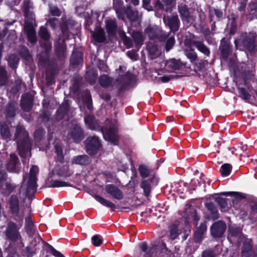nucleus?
<instances>
[{"instance_id": "45", "label": "nucleus", "mask_w": 257, "mask_h": 257, "mask_svg": "<svg viewBox=\"0 0 257 257\" xmlns=\"http://www.w3.org/2000/svg\"><path fill=\"white\" fill-rule=\"evenodd\" d=\"M215 201L220 206L221 210L225 209L227 207V204L225 198L218 197L215 198Z\"/></svg>"}, {"instance_id": "34", "label": "nucleus", "mask_w": 257, "mask_h": 257, "mask_svg": "<svg viewBox=\"0 0 257 257\" xmlns=\"http://www.w3.org/2000/svg\"><path fill=\"white\" fill-rule=\"evenodd\" d=\"M133 40L136 45H141L144 41V38L141 33L134 32L132 35Z\"/></svg>"}, {"instance_id": "33", "label": "nucleus", "mask_w": 257, "mask_h": 257, "mask_svg": "<svg viewBox=\"0 0 257 257\" xmlns=\"http://www.w3.org/2000/svg\"><path fill=\"white\" fill-rule=\"evenodd\" d=\"M25 228L29 235H32L34 233L33 223L30 218H26Z\"/></svg>"}, {"instance_id": "16", "label": "nucleus", "mask_w": 257, "mask_h": 257, "mask_svg": "<svg viewBox=\"0 0 257 257\" xmlns=\"http://www.w3.org/2000/svg\"><path fill=\"white\" fill-rule=\"evenodd\" d=\"M18 159L16 155L15 154H11L10 156V161L7 166L8 170L12 172H18Z\"/></svg>"}, {"instance_id": "29", "label": "nucleus", "mask_w": 257, "mask_h": 257, "mask_svg": "<svg viewBox=\"0 0 257 257\" xmlns=\"http://www.w3.org/2000/svg\"><path fill=\"white\" fill-rule=\"evenodd\" d=\"M1 134L2 135V137L5 139H8L10 138V131L9 130L8 124L7 123H1Z\"/></svg>"}, {"instance_id": "61", "label": "nucleus", "mask_w": 257, "mask_h": 257, "mask_svg": "<svg viewBox=\"0 0 257 257\" xmlns=\"http://www.w3.org/2000/svg\"><path fill=\"white\" fill-rule=\"evenodd\" d=\"M239 4L238 9L240 11L243 10L246 5V0H239Z\"/></svg>"}, {"instance_id": "42", "label": "nucleus", "mask_w": 257, "mask_h": 257, "mask_svg": "<svg viewBox=\"0 0 257 257\" xmlns=\"http://www.w3.org/2000/svg\"><path fill=\"white\" fill-rule=\"evenodd\" d=\"M141 186L144 190L145 195L149 196L151 191L150 184L146 180H144L142 182Z\"/></svg>"}, {"instance_id": "62", "label": "nucleus", "mask_w": 257, "mask_h": 257, "mask_svg": "<svg viewBox=\"0 0 257 257\" xmlns=\"http://www.w3.org/2000/svg\"><path fill=\"white\" fill-rule=\"evenodd\" d=\"M22 50V52H21V55L26 59H28L30 57V55L27 49L25 47H23Z\"/></svg>"}, {"instance_id": "3", "label": "nucleus", "mask_w": 257, "mask_h": 257, "mask_svg": "<svg viewBox=\"0 0 257 257\" xmlns=\"http://www.w3.org/2000/svg\"><path fill=\"white\" fill-rule=\"evenodd\" d=\"M146 33L151 39H158L159 41H164L169 36V34L163 32L156 26H149L146 30Z\"/></svg>"}, {"instance_id": "18", "label": "nucleus", "mask_w": 257, "mask_h": 257, "mask_svg": "<svg viewBox=\"0 0 257 257\" xmlns=\"http://www.w3.org/2000/svg\"><path fill=\"white\" fill-rule=\"evenodd\" d=\"M71 138L76 142H79L83 139V134L80 127L75 125L71 133Z\"/></svg>"}, {"instance_id": "56", "label": "nucleus", "mask_w": 257, "mask_h": 257, "mask_svg": "<svg viewBox=\"0 0 257 257\" xmlns=\"http://www.w3.org/2000/svg\"><path fill=\"white\" fill-rule=\"evenodd\" d=\"M45 134V131L43 129H39L34 133V137L36 139H39L40 137L43 136Z\"/></svg>"}, {"instance_id": "31", "label": "nucleus", "mask_w": 257, "mask_h": 257, "mask_svg": "<svg viewBox=\"0 0 257 257\" xmlns=\"http://www.w3.org/2000/svg\"><path fill=\"white\" fill-rule=\"evenodd\" d=\"M125 14L127 18L131 21H136L138 19V12L137 11H133L131 8H127L125 11Z\"/></svg>"}, {"instance_id": "44", "label": "nucleus", "mask_w": 257, "mask_h": 257, "mask_svg": "<svg viewBox=\"0 0 257 257\" xmlns=\"http://www.w3.org/2000/svg\"><path fill=\"white\" fill-rule=\"evenodd\" d=\"M139 170L141 176L143 178H147L150 175V170L147 167L141 166L139 168Z\"/></svg>"}, {"instance_id": "51", "label": "nucleus", "mask_w": 257, "mask_h": 257, "mask_svg": "<svg viewBox=\"0 0 257 257\" xmlns=\"http://www.w3.org/2000/svg\"><path fill=\"white\" fill-rule=\"evenodd\" d=\"M175 43V39L173 37H170L169 38V39L167 40L166 45V49L167 51H169L170 50H171Z\"/></svg>"}, {"instance_id": "57", "label": "nucleus", "mask_w": 257, "mask_h": 257, "mask_svg": "<svg viewBox=\"0 0 257 257\" xmlns=\"http://www.w3.org/2000/svg\"><path fill=\"white\" fill-rule=\"evenodd\" d=\"M127 55L128 56V57H130L132 60H136L137 59V53L134 50H131V51H127Z\"/></svg>"}, {"instance_id": "22", "label": "nucleus", "mask_w": 257, "mask_h": 257, "mask_svg": "<svg viewBox=\"0 0 257 257\" xmlns=\"http://www.w3.org/2000/svg\"><path fill=\"white\" fill-rule=\"evenodd\" d=\"M185 213L186 214L187 218H192L196 222L198 221L199 218L197 215L196 211L193 207L190 206H188L186 209Z\"/></svg>"}, {"instance_id": "14", "label": "nucleus", "mask_w": 257, "mask_h": 257, "mask_svg": "<svg viewBox=\"0 0 257 257\" xmlns=\"http://www.w3.org/2000/svg\"><path fill=\"white\" fill-rule=\"evenodd\" d=\"M182 224H173L170 227V237L174 240L177 237L179 234L182 233L181 229L182 228Z\"/></svg>"}, {"instance_id": "12", "label": "nucleus", "mask_w": 257, "mask_h": 257, "mask_svg": "<svg viewBox=\"0 0 257 257\" xmlns=\"http://www.w3.org/2000/svg\"><path fill=\"white\" fill-rule=\"evenodd\" d=\"M33 97L30 94L23 95L21 99V106L23 109L26 111H29L32 107Z\"/></svg>"}, {"instance_id": "17", "label": "nucleus", "mask_w": 257, "mask_h": 257, "mask_svg": "<svg viewBox=\"0 0 257 257\" xmlns=\"http://www.w3.org/2000/svg\"><path fill=\"white\" fill-rule=\"evenodd\" d=\"M250 239L245 238L243 241V245L241 250L242 257H248L251 250L252 246Z\"/></svg>"}, {"instance_id": "64", "label": "nucleus", "mask_w": 257, "mask_h": 257, "mask_svg": "<svg viewBox=\"0 0 257 257\" xmlns=\"http://www.w3.org/2000/svg\"><path fill=\"white\" fill-rule=\"evenodd\" d=\"M188 56L192 61H195L197 58V55L195 53H191L188 55Z\"/></svg>"}, {"instance_id": "40", "label": "nucleus", "mask_w": 257, "mask_h": 257, "mask_svg": "<svg viewBox=\"0 0 257 257\" xmlns=\"http://www.w3.org/2000/svg\"><path fill=\"white\" fill-rule=\"evenodd\" d=\"M205 205L207 209L213 214V217L214 219H217L218 218L217 210L214 204L212 202H209L206 203Z\"/></svg>"}, {"instance_id": "9", "label": "nucleus", "mask_w": 257, "mask_h": 257, "mask_svg": "<svg viewBox=\"0 0 257 257\" xmlns=\"http://www.w3.org/2000/svg\"><path fill=\"white\" fill-rule=\"evenodd\" d=\"M105 190L108 194L117 200H121L123 197V195L121 191L118 187L113 185L109 184L106 185Z\"/></svg>"}, {"instance_id": "8", "label": "nucleus", "mask_w": 257, "mask_h": 257, "mask_svg": "<svg viewBox=\"0 0 257 257\" xmlns=\"http://www.w3.org/2000/svg\"><path fill=\"white\" fill-rule=\"evenodd\" d=\"M54 174H56L59 176L68 177L72 173L68 169L67 164L62 162L58 163L53 169Z\"/></svg>"}, {"instance_id": "55", "label": "nucleus", "mask_w": 257, "mask_h": 257, "mask_svg": "<svg viewBox=\"0 0 257 257\" xmlns=\"http://www.w3.org/2000/svg\"><path fill=\"white\" fill-rule=\"evenodd\" d=\"M50 11L53 16H59L61 15L60 11L56 7H50Z\"/></svg>"}, {"instance_id": "10", "label": "nucleus", "mask_w": 257, "mask_h": 257, "mask_svg": "<svg viewBox=\"0 0 257 257\" xmlns=\"http://www.w3.org/2000/svg\"><path fill=\"white\" fill-rule=\"evenodd\" d=\"M38 172V168L37 166H33L30 171V177L28 181V189L34 190L37 187L36 175Z\"/></svg>"}, {"instance_id": "25", "label": "nucleus", "mask_w": 257, "mask_h": 257, "mask_svg": "<svg viewBox=\"0 0 257 257\" xmlns=\"http://www.w3.org/2000/svg\"><path fill=\"white\" fill-rule=\"evenodd\" d=\"M10 205L13 213L17 214L19 210V200L16 196H12L11 197Z\"/></svg>"}, {"instance_id": "27", "label": "nucleus", "mask_w": 257, "mask_h": 257, "mask_svg": "<svg viewBox=\"0 0 257 257\" xmlns=\"http://www.w3.org/2000/svg\"><path fill=\"white\" fill-rule=\"evenodd\" d=\"M8 81L7 72L4 67H0V86L6 85Z\"/></svg>"}, {"instance_id": "23", "label": "nucleus", "mask_w": 257, "mask_h": 257, "mask_svg": "<svg viewBox=\"0 0 257 257\" xmlns=\"http://www.w3.org/2000/svg\"><path fill=\"white\" fill-rule=\"evenodd\" d=\"M94 39L98 42H103L105 40V33L101 28H97L93 33Z\"/></svg>"}, {"instance_id": "39", "label": "nucleus", "mask_w": 257, "mask_h": 257, "mask_svg": "<svg viewBox=\"0 0 257 257\" xmlns=\"http://www.w3.org/2000/svg\"><path fill=\"white\" fill-rule=\"evenodd\" d=\"M167 65L174 70L179 69L180 67V64L177 60L172 59L167 61Z\"/></svg>"}, {"instance_id": "54", "label": "nucleus", "mask_w": 257, "mask_h": 257, "mask_svg": "<svg viewBox=\"0 0 257 257\" xmlns=\"http://www.w3.org/2000/svg\"><path fill=\"white\" fill-rule=\"evenodd\" d=\"M184 230V239L186 238L187 236L189 235V233L190 232V226L188 223H185L184 225V227L183 228Z\"/></svg>"}, {"instance_id": "28", "label": "nucleus", "mask_w": 257, "mask_h": 257, "mask_svg": "<svg viewBox=\"0 0 257 257\" xmlns=\"http://www.w3.org/2000/svg\"><path fill=\"white\" fill-rule=\"evenodd\" d=\"M56 52L60 59H62L65 55L66 46L64 44L63 41L61 44L57 43L55 45Z\"/></svg>"}, {"instance_id": "19", "label": "nucleus", "mask_w": 257, "mask_h": 257, "mask_svg": "<svg viewBox=\"0 0 257 257\" xmlns=\"http://www.w3.org/2000/svg\"><path fill=\"white\" fill-rule=\"evenodd\" d=\"M94 198L95 200L99 202L101 205L114 210L116 208V205L112 202L101 197L99 195H95Z\"/></svg>"}, {"instance_id": "49", "label": "nucleus", "mask_w": 257, "mask_h": 257, "mask_svg": "<svg viewBox=\"0 0 257 257\" xmlns=\"http://www.w3.org/2000/svg\"><path fill=\"white\" fill-rule=\"evenodd\" d=\"M70 185L68 183L59 181V180H54L52 182L51 186L53 187H65V186H69Z\"/></svg>"}, {"instance_id": "60", "label": "nucleus", "mask_w": 257, "mask_h": 257, "mask_svg": "<svg viewBox=\"0 0 257 257\" xmlns=\"http://www.w3.org/2000/svg\"><path fill=\"white\" fill-rule=\"evenodd\" d=\"M55 150L56 152L58 155V158L59 159H61L62 158V149L60 146L59 145H56L55 146Z\"/></svg>"}, {"instance_id": "21", "label": "nucleus", "mask_w": 257, "mask_h": 257, "mask_svg": "<svg viewBox=\"0 0 257 257\" xmlns=\"http://www.w3.org/2000/svg\"><path fill=\"white\" fill-rule=\"evenodd\" d=\"M106 28L109 36H113L115 32L116 24L115 20H108L106 21Z\"/></svg>"}, {"instance_id": "30", "label": "nucleus", "mask_w": 257, "mask_h": 257, "mask_svg": "<svg viewBox=\"0 0 257 257\" xmlns=\"http://www.w3.org/2000/svg\"><path fill=\"white\" fill-rule=\"evenodd\" d=\"M179 12L182 16L183 21H189V13L187 7L185 5L179 6Z\"/></svg>"}, {"instance_id": "11", "label": "nucleus", "mask_w": 257, "mask_h": 257, "mask_svg": "<svg viewBox=\"0 0 257 257\" xmlns=\"http://www.w3.org/2000/svg\"><path fill=\"white\" fill-rule=\"evenodd\" d=\"M164 22L168 25L171 31H176L179 28V20L177 15H173L171 18L164 17Z\"/></svg>"}, {"instance_id": "53", "label": "nucleus", "mask_w": 257, "mask_h": 257, "mask_svg": "<svg viewBox=\"0 0 257 257\" xmlns=\"http://www.w3.org/2000/svg\"><path fill=\"white\" fill-rule=\"evenodd\" d=\"M246 145L241 143L237 147V148L236 149V151L237 152V153L241 156H242V152L246 150Z\"/></svg>"}, {"instance_id": "5", "label": "nucleus", "mask_w": 257, "mask_h": 257, "mask_svg": "<svg viewBox=\"0 0 257 257\" xmlns=\"http://www.w3.org/2000/svg\"><path fill=\"white\" fill-rule=\"evenodd\" d=\"M87 152L90 155H93L97 153L100 147V142L97 137H89L85 141Z\"/></svg>"}, {"instance_id": "63", "label": "nucleus", "mask_w": 257, "mask_h": 257, "mask_svg": "<svg viewBox=\"0 0 257 257\" xmlns=\"http://www.w3.org/2000/svg\"><path fill=\"white\" fill-rule=\"evenodd\" d=\"M213 11L218 18H220L222 17L223 14L221 11L217 9H214Z\"/></svg>"}, {"instance_id": "52", "label": "nucleus", "mask_w": 257, "mask_h": 257, "mask_svg": "<svg viewBox=\"0 0 257 257\" xmlns=\"http://www.w3.org/2000/svg\"><path fill=\"white\" fill-rule=\"evenodd\" d=\"M68 110V104L65 102L62 105H61L57 111L58 116L59 114H62L64 113H65Z\"/></svg>"}, {"instance_id": "58", "label": "nucleus", "mask_w": 257, "mask_h": 257, "mask_svg": "<svg viewBox=\"0 0 257 257\" xmlns=\"http://www.w3.org/2000/svg\"><path fill=\"white\" fill-rule=\"evenodd\" d=\"M215 254L212 250H205L203 252L202 257H215Z\"/></svg>"}, {"instance_id": "50", "label": "nucleus", "mask_w": 257, "mask_h": 257, "mask_svg": "<svg viewBox=\"0 0 257 257\" xmlns=\"http://www.w3.org/2000/svg\"><path fill=\"white\" fill-rule=\"evenodd\" d=\"M46 25H50L52 29H55L59 25L58 20L56 18L50 19L47 21Z\"/></svg>"}, {"instance_id": "59", "label": "nucleus", "mask_w": 257, "mask_h": 257, "mask_svg": "<svg viewBox=\"0 0 257 257\" xmlns=\"http://www.w3.org/2000/svg\"><path fill=\"white\" fill-rule=\"evenodd\" d=\"M124 44L127 48H131L133 46V43L130 38L125 37L123 39Z\"/></svg>"}, {"instance_id": "38", "label": "nucleus", "mask_w": 257, "mask_h": 257, "mask_svg": "<svg viewBox=\"0 0 257 257\" xmlns=\"http://www.w3.org/2000/svg\"><path fill=\"white\" fill-rule=\"evenodd\" d=\"M19 59L17 56L15 55H11L8 58L9 65L12 68H16Z\"/></svg>"}, {"instance_id": "36", "label": "nucleus", "mask_w": 257, "mask_h": 257, "mask_svg": "<svg viewBox=\"0 0 257 257\" xmlns=\"http://www.w3.org/2000/svg\"><path fill=\"white\" fill-rule=\"evenodd\" d=\"M39 36L45 41H48L50 38V35L47 29L44 27H41L39 31Z\"/></svg>"}, {"instance_id": "46", "label": "nucleus", "mask_w": 257, "mask_h": 257, "mask_svg": "<svg viewBox=\"0 0 257 257\" xmlns=\"http://www.w3.org/2000/svg\"><path fill=\"white\" fill-rule=\"evenodd\" d=\"M180 76L178 75H165L159 78V80L161 81L163 83H166L169 82L170 80L179 78Z\"/></svg>"}, {"instance_id": "6", "label": "nucleus", "mask_w": 257, "mask_h": 257, "mask_svg": "<svg viewBox=\"0 0 257 257\" xmlns=\"http://www.w3.org/2000/svg\"><path fill=\"white\" fill-rule=\"evenodd\" d=\"M117 127L114 126L105 132H103V135L104 139L114 145H117L118 140V137L117 135Z\"/></svg>"}, {"instance_id": "15", "label": "nucleus", "mask_w": 257, "mask_h": 257, "mask_svg": "<svg viewBox=\"0 0 257 257\" xmlns=\"http://www.w3.org/2000/svg\"><path fill=\"white\" fill-rule=\"evenodd\" d=\"M90 162L89 158L85 155L74 157L72 159V163L80 165H87Z\"/></svg>"}, {"instance_id": "1", "label": "nucleus", "mask_w": 257, "mask_h": 257, "mask_svg": "<svg viewBox=\"0 0 257 257\" xmlns=\"http://www.w3.org/2000/svg\"><path fill=\"white\" fill-rule=\"evenodd\" d=\"M23 10L25 17L24 33L26 34L29 41L32 44H35L37 42L36 33L35 29V28L37 27V24L35 22V15L32 10V8L29 2H24Z\"/></svg>"}, {"instance_id": "37", "label": "nucleus", "mask_w": 257, "mask_h": 257, "mask_svg": "<svg viewBox=\"0 0 257 257\" xmlns=\"http://www.w3.org/2000/svg\"><path fill=\"white\" fill-rule=\"evenodd\" d=\"M99 84L104 87L109 86L111 82V79L105 75H101L99 80Z\"/></svg>"}, {"instance_id": "43", "label": "nucleus", "mask_w": 257, "mask_h": 257, "mask_svg": "<svg viewBox=\"0 0 257 257\" xmlns=\"http://www.w3.org/2000/svg\"><path fill=\"white\" fill-rule=\"evenodd\" d=\"M239 96L244 100H248L250 98V95L244 88H238Z\"/></svg>"}, {"instance_id": "41", "label": "nucleus", "mask_w": 257, "mask_h": 257, "mask_svg": "<svg viewBox=\"0 0 257 257\" xmlns=\"http://www.w3.org/2000/svg\"><path fill=\"white\" fill-rule=\"evenodd\" d=\"M228 231L230 235L237 237L240 235L241 228L236 226H229Z\"/></svg>"}, {"instance_id": "48", "label": "nucleus", "mask_w": 257, "mask_h": 257, "mask_svg": "<svg viewBox=\"0 0 257 257\" xmlns=\"http://www.w3.org/2000/svg\"><path fill=\"white\" fill-rule=\"evenodd\" d=\"M7 116L13 117L15 115V106L14 103L9 104L7 109Z\"/></svg>"}, {"instance_id": "26", "label": "nucleus", "mask_w": 257, "mask_h": 257, "mask_svg": "<svg viewBox=\"0 0 257 257\" xmlns=\"http://www.w3.org/2000/svg\"><path fill=\"white\" fill-rule=\"evenodd\" d=\"M192 44L195 46L198 50L204 54L205 55H209L210 51L209 49L203 44L202 42L193 41Z\"/></svg>"}, {"instance_id": "20", "label": "nucleus", "mask_w": 257, "mask_h": 257, "mask_svg": "<svg viewBox=\"0 0 257 257\" xmlns=\"http://www.w3.org/2000/svg\"><path fill=\"white\" fill-rule=\"evenodd\" d=\"M85 124L91 130H95L98 128V125L92 115H88L84 118Z\"/></svg>"}, {"instance_id": "2", "label": "nucleus", "mask_w": 257, "mask_h": 257, "mask_svg": "<svg viewBox=\"0 0 257 257\" xmlns=\"http://www.w3.org/2000/svg\"><path fill=\"white\" fill-rule=\"evenodd\" d=\"M15 137L17 140L18 149L20 155L24 157L27 154H29L31 144L27 132L22 126H17Z\"/></svg>"}, {"instance_id": "13", "label": "nucleus", "mask_w": 257, "mask_h": 257, "mask_svg": "<svg viewBox=\"0 0 257 257\" xmlns=\"http://www.w3.org/2000/svg\"><path fill=\"white\" fill-rule=\"evenodd\" d=\"M249 35L248 38L243 39L242 43L244 46L251 51L254 48V39L256 35L255 33H250Z\"/></svg>"}, {"instance_id": "35", "label": "nucleus", "mask_w": 257, "mask_h": 257, "mask_svg": "<svg viewBox=\"0 0 257 257\" xmlns=\"http://www.w3.org/2000/svg\"><path fill=\"white\" fill-rule=\"evenodd\" d=\"M206 225L205 223H202L197 231L195 233V239L197 241H198L201 236L203 234V233L206 231Z\"/></svg>"}, {"instance_id": "24", "label": "nucleus", "mask_w": 257, "mask_h": 257, "mask_svg": "<svg viewBox=\"0 0 257 257\" xmlns=\"http://www.w3.org/2000/svg\"><path fill=\"white\" fill-rule=\"evenodd\" d=\"M15 21L11 23H7L5 21L0 19V39L4 38L7 33V27L12 25Z\"/></svg>"}, {"instance_id": "47", "label": "nucleus", "mask_w": 257, "mask_h": 257, "mask_svg": "<svg viewBox=\"0 0 257 257\" xmlns=\"http://www.w3.org/2000/svg\"><path fill=\"white\" fill-rule=\"evenodd\" d=\"M92 243L95 246L100 245L102 243V237L99 235H95L92 237Z\"/></svg>"}, {"instance_id": "4", "label": "nucleus", "mask_w": 257, "mask_h": 257, "mask_svg": "<svg viewBox=\"0 0 257 257\" xmlns=\"http://www.w3.org/2000/svg\"><path fill=\"white\" fill-rule=\"evenodd\" d=\"M19 230V228L15 223L10 222L5 232L6 238L14 242L20 240L21 236Z\"/></svg>"}, {"instance_id": "32", "label": "nucleus", "mask_w": 257, "mask_h": 257, "mask_svg": "<svg viewBox=\"0 0 257 257\" xmlns=\"http://www.w3.org/2000/svg\"><path fill=\"white\" fill-rule=\"evenodd\" d=\"M232 166L229 164H224L222 165L220 169V172L222 176H228L231 172Z\"/></svg>"}, {"instance_id": "7", "label": "nucleus", "mask_w": 257, "mask_h": 257, "mask_svg": "<svg viewBox=\"0 0 257 257\" xmlns=\"http://www.w3.org/2000/svg\"><path fill=\"white\" fill-rule=\"evenodd\" d=\"M226 230V224L220 221L214 223L211 227V234L214 237H220Z\"/></svg>"}]
</instances>
